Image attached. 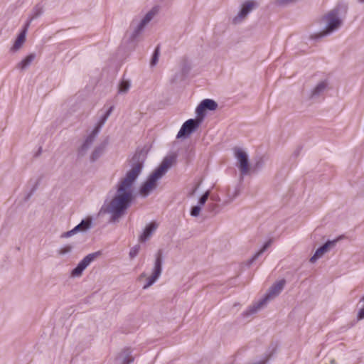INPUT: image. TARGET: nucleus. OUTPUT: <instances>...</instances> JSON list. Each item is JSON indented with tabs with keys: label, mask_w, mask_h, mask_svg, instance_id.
<instances>
[{
	"label": "nucleus",
	"mask_w": 364,
	"mask_h": 364,
	"mask_svg": "<svg viewBox=\"0 0 364 364\" xmlns=\"http://www.w3.org/2000/svg\"><path fill=\"white\" fill-rule=\"evenodd\" d=\"M101 255L100 251L92 252L86 255L72 270L71 277H79L82 275L83 271L94 261L98 256Z\"/></svg>",
	"instance_id": "0eeeda50"
},
{
	"label": "nucleus",
	"mask_w": 364,
	"mask_h": 364,
	"mask_svg": "<svg viewBox=\"0 0 364 364\" xmlns=\"http://www.w3.org/2000/svg\"><path fill=\"white\" fill-rule=\"evenodd\" d=\"M210 199L213 200H218V198L216 197H214V196H211Z\"/></svg>",
	"instance_id": "ea45409f"
},
{
	"label": "nucleus",
	"mask_w": 364,
	"mask_h": 364,
	"mask_svg": "<svg viewBox=\"0 0 364 364\" xmlns=\"http://www.w3.org/2000/svg\"><path fill=\"white\" fill-rule=\"evenodd\" d=\"M205 111L206 110L204 109V107L201 103H200L196 109V113L197 115L196 119L198 122L200 121V123H202L205 117Z\"/></svg>",
	"instance_id": "b1692460"
},
{
	"label": "nucleus",
	"mask_w": 364,
	"mask_h": 364,
	"mask_svg": "<svg viewBox=\"0 0 364 364\" xmlns=\"http://www.w3.org/2000/svg\"><path fill=\"white\" fill-rule=\"evenodd\" d=\"M98 134H99L98 130L94 129L92 130V132L90 133V134L87 136L84 143L82 144V146L78 149V155L79 156H84L86 154L87 150L92 145V144L95 141V138L97 137Z\"/></svg>",
	"instance_id": "9b49d317"
},
{
	"label": "nucleus",
	"mask_w": 364,
	"mask_h": 364,
	"mask_svg": "<svg viewBox=\"0 0 364 364\" xmlns=\"http://www.w3.org/2000/svg\"><path fill=\"white\" fill-rule=\"evenodd\" d=\"M328 83L326 81H321L311 90L310 98L318 97L326 89Z\"/></svg>",
	"instance_id": "ddd939ff"
},
{
	"label": "nucleus",
	"mask_w": 364,
	"mask_h": 364,
	"mask_svg": "<svg viewBox=\"0 0 364 364\" xmlns=\"http://www.w3.org/2000/svg\"><path fill=\"white\" fill-rule=\"evenodd\" d=\"M39 185V180H38L37 181H36V183H34V185L33 186L32 188L31 189L30 192L27 194V196H26V198L25 200H28L31 197V196L33 194V193L36 191V189L38 188V186Z\"/></svg>",
	"instance_id": "72a5a7b5"
},
{
	"label": "nucleus",
	"mask_w": 364,
	"mask_h": 364,
	"mask_svg": "<svg viewBox=\"0 0 364 364\" xmlns=\"http://www.w3.org/2000/svg\"><path fill=\"white\" fill-rule=\"evenodd\" d=\"M159 11L158 7L152 8L141 19L140 21V27H145V26L154 18Z\"/></svg>",
	"instance_id": "a211bd4d"
},
{
	"label": "nucleus",
	"mask_w": 364,
	"mask_h": 364,
	"mask_svg": "<svg viewBox=\"0 0 364 364\" xmlns=\"http://www.w3.org/2000/svg\"><path fill=\"white\" fill-rule=\"evenodd\" d=\"M159 55H160L159 46H157L153 53V55H152V57L151 59V62H150L151 66H154L157 64V63L159 61Z\"/></svg>",
	"instance_id": "bb28decb"
},
{
	"label": "nucleus",
	"mask_w": 364,
	"mask_h": 364,
	"mask_svg": "<svg viewBox=\"0 0 364 364\" xmlns=\"http://www.w3.org/2000/svg\"><path fill=\"white\" fill-rule=\"evenodd\" d=\"M240 192V189L239 186H235L232 191L230 188H228V196L229 197V200H233L235 198H237L239 196Z\"/></svg>",
	"instance_id": "a878e982"
},
{
	"label": "nucleus",
	"mask_w": 364,
	"mask_h": 364,
	"mask_svg": "<svg viewBox=\"0 0 364 364\" xmlns=\"http://www.w3.org/2000/svg\"><path fill=\"white\" fill-rule=\"evenodd\" d=\"M73 249V245H66L60 247L58 250V253L60 255H65L70 253L72 252Z\"/></svg>",
	"instance_id": "cd10ccee"
},
{
	"label": "nucleus",
	"mask_w": 364,
	"mask_h": 364,
	"mask_svg": "<svg viewBox=\"0 0 364 364\" xmlns=\"http://www.w3.org/2000/svg\"><path fill=\"white\" fill-rule=\"evenodd\" d=\"M26 30H27V27L26 26L25 29L18 36L17 38L16 39L12 48H11V50L13 51H16L17 50H18L22 44L24 43L25 40H26Z\"/></svg>",
	"instance_id": "f3484780"
},
{
	"label": "nucleus",
	"mask_w": 364,
	"mask_h": 364,
	"mask_svg": "<svg viewBox=\"0 0 364 364\" xmlns=\"http://www.w3.org/2000/svg\"><path fill=\"white\" fill-rule=\"evenodd\" d=\"M360 303L362 304V306L360 307L357 314L358 320H362L364 318V296L360 300Z\"/></svg>",
	"instance_id": "7c9ffc66"
},
{
	"label": "nucleus",
	"mask_w": 364,
	"mask_h": 364,
	"mask_svg": "<svg viewBox=\"0 0 364 364\" xmlns=\"http://www.w3.org/2000/svg\"><path fill=\"white\" fill-rule=\"evenodd\" d=\"M339 240V238L333 240H328L321 247H319L314 254V255L310 258V262L314 263L320 257H321L326 252H327L330 248L335 246L336 243Z\"/></svg>",
	"instance_id": "9d476101"
},
{
	"label": "nucleus",
	"mask_w": 364,
	"mask_h": 364,
	"mask_svg": "<svg viewBox=\"0 0 364 364\" xmlns=\"http://www.w3.org/2000/svg\"><path fill=\"white\" fill-rule=\"evenodd\" d=\"M218 208V205H215V204H212L211 205V208L213 209V210L215 209V208Z\"/></svg>",
	"instance_id": "4c0bfd02"
},
{
	"label": "nucleus",
	"mask_w": 364,
	"mask_h": 364,
	"mask_svg": "<svg viewBox=\"0 0 364 364\" xmlns=\"http://www.w3.org/2000/svg\"><path fill=\"white\" fill-rule=\"evenodd\" d=\"M146 159V153L143 149L136 151L130 160V170L116 184V192L110 202L106 207H102L100 213L112 214L110 223L117 221L132 205L134 199L132 186L144 168Z\"/></svg>",
	"instance_id": "f257e3e1"
},
{
	"label": "nucleus",
	"mask_w": 364,
	"mask_h": 364,
	"mask_svg": "<svg viewBox=\"0 0 364 364\" xmlns=\"http://www.w3.org/2000/svg\"><path fill=\"white\" fill-rule=\"evenodd\" d=\"M285 284L286 280L284 279L275 282L274 284H272V287H269L264 296L261 300L251 306L246 312L243 313V314L245 316H249L256 313L263 306H264L267 301L278 296L283 290Z\"/></svg>",
	"instance_id": "7ed1b4c3"
},
{
	"label": "nucleus",
	"mask_w": 364,
	"mask_h": 364,
	"mask_svg": "<svg viewBox=\"0 0 364 364\" xmlns=\"http://www.w3.org/2000/svg\"><path fill=\"white\" fill-rule=\"evenodd\" d=\"M76 233H77L76 230L74 228H73L71 230H69L68 232H65L63 233L61 237H71V236H73V235H75Z\"/></svg>",
	"instance_id": "e433bc0d"
},
{
	"label": "nucleus",
	"mask_w": 364,
	"mask_h": 364,
	"mask_svg": "<svg viewBox=\"0 0 364 364\" xmlns=\"http://www.w3.org/2000/svg\"><path fill=\"white\" fill-rule=\"evenodd\" d=\"M233 151L234 156L237 161V166L240 169L241 176H244L248 174L250 167L249 159L247 153L240 147H235L233 149Z\"/></svg>",
	"instance_id": "423d86ee"
},
{
	"label": "nucleus",
	"mask_w": 364,
	"mask_h": 364,
	"mask_svg": "<svg viewBox=\"0 0 364 364\" xmlns=\"http://www.w3.org/2000/svg\"><path fill=\"white\" fill-rule=\"evenodd\" d=\"M35 58H36L35 53L29 54L28 55H27L25 58H23L21 61H20L17 64L16 68L21 70H26L31 65L32 62L34 60Z\"/></svg>",
	"instance_id": "4468645a"
},
{
	"label": "nucleus",
	"mask_w": 364,
	"mask_h": 364,
	"mask_svg": "<svg viewBox=\"0 0 364 364\" xmlns=\"http://www.w3.org/2000/svg\"><path fill=\"white\" fill-rule=\"evenodd\" d=\"M144 27H140V23L137 25V26L135 28L134 31L132 32L131 36H130V41H134L135 39L139 36L141 32L143 31Z\"/></svg>",
	"instance_id": "c85d7f7f"
},
{
	"label": "nucleus",
	"mask_w": 364,
	"mask_h": 364,
	"mask_svg": "<svg viewBox=\"0 0 364 364\" xmlns=\"http://www.w3.org/2000/svg\"><path fill=\"white\" fill-rule=\"evenodd\" d=\"M201 123L196 119H189L186 120L181 126L178 131L176 138L181 139L183 137L189 136L193 132H194L200 126Z\"/></svg>",
	"instance_id": "6e6552de"
},
{
	"label": "nucleus",
	"mask_w": 364,
	"mask_h": 364,
	"mask_svg": "<svg viewBox=\"0 0 364 364\" xmlns=\"http://www.w3.org/2000/svg\"><path fill=\"white\" fill-rule=\"evenodd\" d=\"M296 1L297 0H276V4L278 6H286Z\"/></svg>",
	"instance_id": "f704fd0d"
},
{
	"label": "nucleus",
	"mask_w": 364,
	"mask_h": 364,
	"mask_svg": "<svg viewBox=\"0 0 364 364\" xmlns=\"http://www.w3.org/2000/svg\"><path fill=\"white\" fill-rule=\"evenodd\" d=\"M360 3H364V0H358Z\"/></svg>",
	"instance_id": "a19ab883"
},
{
	"label": "nucleus",
	"mask_w": 364,
	"mask_h": 364,
	"mask_svg": "<svg viewBox=\"0 0 364 364\" xmlns=\"http://www.w3.org/2000/svg\"><path fill=\"white\" fill-rule=\"evenodd\" d=\"M200 103L205 110L214 111L218 108V103L211 99H205Z\"/></svg>",
	"instance_id": "aec40b11"
},
{
	"label": "nucleus",
	"mask_w": 364,
	"mask_h": 364,
	"mask_svg": "<svg viewBox=\"0 0 364 364\" xmlns=\"http://www.w3.org/2000/svg\"><path fill=\"white\" fill-rule=\"evenodd\" d=\"M177 156L172 154L166 156L159 166L147 178L146 181L141 184L139 188L140 194L144 196H148L151 191L156 187V182L161 178L171 166L176 163Z\"/></svg>",
	"instance_id": "f03ea898"
},
{
	"label": "nucleus",
	"mask_w": 364,
	"mask_h": 364,
	"mask_svg": "<svg viewBox=\"0 0 364 364\" xmlns=\"http://www.w3.org/2000/svg\"><path fill=\"white\" fill-rule=\"evenodd\" d=\"M43 6L40 4H36L33 10H32V14L28 19V22L26 23V27H28L30 23L35 18H37L38 16H40L43 14Z\"/></svg>",
	"instance_id": "6ab92c4d"
},
{
	"label": "nucleus",
	"mask_w": 364,
	"mask_h": 364,
	"mask_svg": "<svg viewBox=\"0 0 364 364\" xmlns=\"http://www.w3.org/2000/svg\"><path fill=\"white\" fill-rule=\"evenodd\" d=\"M272 243V240H269V241L266 242L262 247L260 249L259 251H258L250 260V264L252 263L255 260H256L262 254L264 253V252L270 246Z\"/></svg>",
	"instance_id": "393cba45"
},
{
	"label": "nucleus",
	"mask_w": 364,
	"mask_h": 364,
	"mask_svg": "<svg viewBox=\"0 0 364 364\" xmlns=\"http://www.w3.org/2000/svg\"><path fill=\"white\" fill-rule=\"evenodd\" d=\"M208 197H209V191H206L199 198L198 205H200L201 207L202 205H205L207 200L208 199Z\"/></svg>",
	"instance_id": "2f4dec72"
},
{
	"label": "nucleus",
	"mask_w": 364,
	"mask_h": 364,
	"mask_svg": "<svg viewBox=\"0 0 364 364\" xmlns=\"http://www.w3.org/2000/svg\"><path fill=\"white\" fill-rule=\"evenodd\" d=\"M120 357L122 359V364H131L134 360L132 355V351L129 348L125 349L121 353Z\"/></svg>",
	"instance_id": "4be33fe9"
},
{
	"label": "nucleus",
	"mask_w": 364,
	"mask_h": 364,
	"mask_svg": "<svg viewBox=\"0 0 364 364\" xmlns=\"http://www.w3.org/2000/svg\"><path fill=\"white\" fill-rule=\"evenodd\" d=\"M157 228V225L155 223H150L148 224L141 235L139 236V241L141 242H144L146 240H148L154 233V232L156 230Z\"/></svg>",
	"instance_id": "f8f14e48"
},
{
	"label": "nucleus",
	"mask_w": 364,
	"mask_h": 364,
	"mask_svg": "<svg viewBox=\"0 0 364 364\" xmlns=\"http://www.w3.org/2000/svg\"><path fill=\"white\" fill-rule=\"evenodd\" d=\"M347 7L344 5L336 6L329 13H328L324 18L326 21L325 31L316 36V38H322L338 29L342 23L340 18V11H346Z\"/></svg>",
	"instance_id": "20e7f679"
},
{
	"label": "nucleus",
	"mask_w": 364,
	"mask_h": 364,
	"mask_svg": "<svg viewBox=\"0 0 364 364\" xmlns=\"http://www.w3.org/2000/svg\"><path fill=\"white\" fill-rule=\"evenodd\" d=\"M105 146H106V143H103L95 148V149L93 150V151L90 156V161L92 162H95L102 155V154L104 153Z\"/></svg>",
	"instance_id": "dca6fc26"
},
{
	"label": "nucleus",
	"mask_w": 364,
	"mask_h": 364,
	"mask_svg": "<svg viewBox=\"0 0 364 364\" xmlns=\"http://www.w3.org/2000/svg\"><path fill=\"white\" fill-rule=\"evenodd\" d=\"M299 149L296 150V151L294 152V156H297L299 155Z\"/></svg>",
	"instance_id": "58836bf2"
},
{
	"label": "nucleus",
	"mask_w": 364,
	"mask_h": 364,
	"mask_svg": "<svg viewBox=\"0 0 364 364\" xmlns=\"http://www.w3.org/2000/svg\"><path fill=\"white\" fill-rule=\"evenodd\" d=\"M140 248L141 247L139 245H136L130 249L129 255L131 259L134 258L138 255Z\"/></svg>",
	"instance_id": "c756f323"
},
{
	"label": "nucleus",
	"mask_w": 364,
	"mask_h": 364,
	"mask_svg": "<svg viewBox=\"0 0 364 364\" xmlns=\"http://www.w3.org/2000/svg\"><path fill=\"white\" fill-rule=\"evenodd\" d=\"M131 86V83L129 80L123 79L119 85V94H125L128 92Z\"/></svg>",
	"instance_id": "5701e85b"
},
{
	"label": "nucleus",
	"mask_w": 364,
	"mask_h": 364,
	"mask_svg": "<svg viewBox=\"0 0 364 364\" xmlns=\"http://www.w3.org/2000/svg\"><path fill=\"white\" fill-rule=\"evenodd\" d=\"M257 7V4L253 1H247L242 4L238 14L234 17L232 21L235 24L240 23L247 16Z\"/></svg>",
	"instance_id": "1a4fd4ad"
},
{
	"label": "nucleus",
	"mask_w": 364,
	"mask_h": 364,
	"mask_svg": "<svg viewBox=\"0 0 364 364\" xmlns=\"http://www.w3.org/2000/svg\"><path fill=\"white\" fill-rule=\"evenodd\" d=\"M263 165H264V161H263L262 158H259L254 165V168L259 169L263 166Z\"/></svg>",
	"instance_id": "c9c22d12"
},
{
	"label": "nucleus",
	"mask_w": 364,
	"mask_h": 364,
	"mask_svg": "<svg viewBox=\"0 0 364 364\" xmlns=\"http://www.w3.org/2000/svg\"><path fill=\"white\" fill-rule=\"evenodd\" d=\"M92 220L91 218H87L77 225L74 229L77 232H85L88 230L92 228Z\"/></svg>",
	"instance_id": "2eb2a0df"
},
{
	"label": "nucleus",
	"mask_w": 364,
	"mask_h": 364,
	"mask_svg": "<svg viewBox=\"0 0 364 364\" xmlns=\"http://www.w3.org/2000/svg\"><path fill=\"white\" fill-rule=\"evenodd\" d=\"M155 259L152 269L151 275L147 279V282L144 285L143 289H146L154 284L161 277L164 262L162 250H159L154 255Z\"/></svg>",
	"instance_id": "39448f33"
},
{
	"label": "nucleus",
	"mask_w": 364,
	"mask_h": 364,
	"mask_svg": "<svg viewBox=\"0 0 364 364\" xmlns=\"http://www.w3.org/2000/svg\"><path fill=\"white\" fill-rule=\"evenodd\" d=\"M114 109V107L113 106H111L107 111L101 117L98 124H97V126L95 127V129H97L98 132H100V129L102 127V126L104 125V124L106 122L107 119H108V117H109V115L111 114L112 110Z\"/></svg>",
	"instance_id": "412c9836"
},
{
	"label": "nucleus",
	"mask_w": 364,
	"mask_h": 364,
	"mask_svg": "<svg viewBox=\"0 0 364 364\" xmlns=\"http://www.w3.org/2000/svg\"><path fill=\"white\" fill-rule=\"evenodd\" d=\"M200 210L201 208L200 205H195L192 207L191 210V215L193 217H197L199 215Z\"/></svg>",
	"instance_id": "473e14b6"
},
{
	"label": "nucleus",
	"mask_w": 364,
	"mask_h": 364,
	"mask_svg": "<svg viewBox=\"0 0 364 364\" xmlns=\"http://www.w3.org/2000/svg\"><path fill=\"white\" fill-rule=\"evenodd\" d=\"M331 363H332V364H335V360H331Z\"/></svg>",
	"instance_id": "79ce46f5"
}]
</instances>
